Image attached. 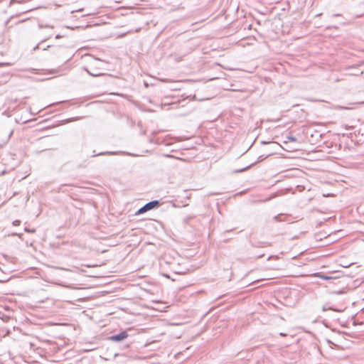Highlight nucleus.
Returning <instances> with one entry per match:
<instances>
[{"label":"nucleus","instance_id":"1","mask_svg":"<svg viewBox=\"0 0 364 364\" xmlns=\"http://www.w3.org/2000/svg\"><path fill=\"white\" fill-rule=\"evenodd\" d=\"M160 205V203L159 200H152L149 203H147L146 205H144L143 207L139 208L137 212L136 213V215H140L142 213H144L145 212L150 210L151 209H154L155 208L159 207Z\"/></svg>","mask_w":364,"mask_h":364},{"label":"nucleus","instance_id":"2","mask_svg":"<svg viewBox=\"0 0 364 364\" xmlns=\"http://www.w3.org/2000/svg\"><path fill=\"white\" fill-rule=\"evenodd\" d=\"M127 337H128V333L124 331L120 332L118 334L111 336L110 337H109V340H110L112 341L119 342V341L124 340Z\"/></svg>","mask_w":364,"mask_h":364},{"label":"nucleus","instance_id":"3","mask_svg":"<svg viewBox=\"0 0 364 364\" xmlns=\"http://www.w3.org/2000/svg\"><path fill=\"white\" fill-rule=\"evenodd\" d=\"M314 277L321 278V279H322L323 280H329V279H333V277L324 275L321 272L316 273L314 274Z\"/></svg>","mask_w":364,"mask_h":364},{"label":"nucleus","instance_id":"4","mask_svg":"<svg viewBox=\"0 0 364 364\" xmlns=\"http://www.w3.org/2000/svg\"><path fill=\"white\" fill-rule=\"evenodd\" d=\"M87 73L89 75H92V76H95V77H97V76H100L102 75V73H90V71L87 70Z\"/></svg>","mask_w":364,"mask_h":364},{"label":"nucleus","instance_id":"5","mask_svg":"<svg viewBox=\"0 0 364 364\" xmlns=\"http://www.w3.org/2000/svg\"><path fill=\"white\" fill-rule=\"evenodd\" d=\"M287 139L291 141H296V139L293 136H287Z\"/></svg>","mask_w":364,"mask_h":364},{"label":"nucleus","instance_id":"6","mask_svg":"<svg viewBox=\"0 0 364 364\" xmlns=\"http://www.w3.org/2000/svg\"><path fill=\"white\" fill-rule=\"evenodd\" d=\"M38 26H39L40 28H53V26H48V25L44 26L43 24H39Z\"/></svg>","mask_w":364,"mask_h":364},{"label":"nucleus","instance_id":"7","mask_svg":"<svg viewBox=\"0 0 364 364\" xmlns=\"http://www.w3.org/2000/svg\"><path fill=\"white\" fill-rule=\"evenodd\" d=\"M21 224V221L18 220H16L13 222V225L16 226V225H19Z\"/></svg>","mask_w":364,"mask_h":364},{"label":"nucleus","instance_id":"8","mask_svg":"<svg viewBox=\"0 0 364 364\" xmlns=\"http://www.w3.org/2000/svg\"><path fill=\"white\" fill-rule=\"evenodd\" d=\"M113 153L112 152H106V153H101L100 154V155H103V154H112Z\"/></svg>","mask_w":364,"mask_h":364},{"label":"nucleus","instance_id":"9","mask_svg":"<svg viewBox=\"0 0 364 364\" xmlns=\"http://www.w3.org/2000/svg\"><path fill=\"white\" fill-rule=\"evenodd\" d=\"M262 156H259V161H262L263 160V158H262Z\"/></svg>","mask_w":364,"mask_h":364},{"label":"nucleus","instance_id":"10","mask_svg":"<svg viewBox=\"0 0 364 364\" xmlns=\"http://www.w3.org/2000/svg\"><path fill=\"white\" fill-rule=\"evenodd\" d=\"M25 231H26V232H30V230H28V228H25Z\"/></svg>","mask_w":364,"mask_h":364},{"label":"nucleus","instance_id":"11","mask_svg":"<svg viewBox=\"0 0 364 364\" xmlns=\"http://www.w3.org/2000/svg\"><path fill=\"white\" fill-rule=\"evenodd\" d=\"M55 38H60V35H57Z\"/></svg>","mask_w":364,"mask_h":364},{"label":"nucleus","instance_id":"12","mask_svg":"<svg viewBox=\"0 0 364 364\" xmlns=\"http://www.w3.org/2000/svg\"><path fill=\"white\" fill-rule=\"evenodd\" d=\"M280 335L282 336H284V333H280Z\"/></svg>","mask_w":364,"mask_h":364}]
</instances>
